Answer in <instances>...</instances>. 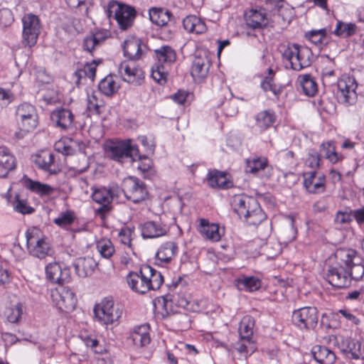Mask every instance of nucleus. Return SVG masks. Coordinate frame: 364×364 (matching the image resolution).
<instances>
[{
	"label": "nucleus",
	"instance_id": "f257e3e1",
	"mask_svg": "<svg viewBox=\"0 0 364 364\" xmlns=\"http://www.w3.org/2000/svg\"><path fill=\"white\" fill-rule=\"evenodd\" d=\"M127 280L133 291L141 294L159 289L164 282L161 274L149 265L141 268L139 272H130Z\"/></svg>",
	"mask_w": 364,
	"mask_h": 364
},
{
	"label": "nucleus",
	"instance_id": "f03ea898",
	"mask_svg": "<svg viewBox=\"0 0 364 364\" xmlns=\"http://www.w3.org/2000/svg\"><path fill=\"white\" fill-rule=\"evenodd\" d=\"M232 207L240 219L250 225H259L265 218L257 200L245 195H237L233 197Z\"/></svg>",
	"mask_w": 364,
	"mask_h": 364
},
{
	"label": "nucleus",
	"instance_id": "7ed1b4c3",
	"mask_svg": "<svg viewBox=\"0 0 364 364\" xmlns=\"http://www.w3.org/2000/svg\"><path fill=\"white\" fill-rule=\"evenodd\" d=\"M96 320L103 326L118 323L123 314L122 306L115 303L112 296L103 298L93 309Z\"/></svg>",
	"mask_w": 364,
	"mask_h": 364
},
{
	"label": "nucleus",
	"instance_id": "20e7f679",
	"mask_svg": "<svg viewBox=\"0 0 364 364\" xmlns=\"http://www.w3.org/2000/svg\"><path fill=\"white\" fill-rule=\"evenodd\" d=\"M335 257L339 264L346 267L350 281H359L364 276V259L358 252L350 248H339L335 252Z\"/></svg>",
	"mask_w": 364,
	"mask_h": 364
},
{
	"label": "nucleus",
	"instance_id": "39448f33",
	"mask_svg": "<svg viewBox=\"0 0 364 364\" xmlns=\"http://www.w3.org/2000/svg\"><path fill=\"white\" fill-rule=\"evenodd\" d=\"M157 62L151 68V77L158 83H166L170 65L176 58L175 50L168 46H162L154 50Z\"/></svg>",
	"mask_w": 364,
	"mask_h": 364
},
{
	"label": "nucleus",
	"instance_id": "423d86ee",
	"mask_svg": "<svg viewBox=\"0 0 364 364\" xmlns=\"http://www.w3.org/2000/svg\"><path fill=\"white\" fill-rule=\"evenodd\" d=\"M312 56L310 48L298 44L289 45L282 53L283 59L289 63L291 69L297 71L309 67Z\"/></svg>",
	"mask_w": 364,
	"mask_h": 364
},
{
	"label": "nucleus",
	"instance_id": "0eeeda50",
	"mask_svg": "<svg viewBox=\"0 0 364 364\" xmlns=\"http://www.w3.org/2000/svg\"><path fill=\"white\" fill-rule=\"evenodd\" d=\"M106 13L107 17L114 19L119 28L124 31L133 25L136 14L134 7L116 1L108 4Z\"/></svg>",
	"mask_w": 364,
	"mask_h": 364
},
{
	"label": "nucleus",
	"instance_id": "6e6552de",
	"mask_svg": "<svg viewBox=\"0 0 364 364\" xmlns=\"http://www.w3.org/2000/svg\"><path fill=\"white\" fill-rule=\"evenodd\" d=\"M27 247L31 255L42 259L48 255L50 246L48 237L37 227H30L26 232Z\"/></svg>",
	"mask_w": 364,
	"mask_h": 364
},
{
	"label": "nucleus",
	"instance_id": "1a4fd4ad",
	"mask_svg": "<svg viewBox=\"0 0 364 364\" xmlns=\"http://www.w3.org/2000/svg\"><path fill=\"white\" fill-rule=\"evenodd\" d=\"M106 151L112 159L120 163L128 159L133 161L141 159L138 147L129 139L111 141L107 145Z\"/></svg>",
	"mask_w": 364,
	"mask_h": 364
},
{
	"label": "nucleus",
	"instance_id": "9d476101",
	"mask_svg": "<svg viewBox=\"0 0 364 364\" xmlns=\"http://www.w3.org/2000/svg\"><path fill=\"white\" fill-rule=\"evenodd\" d=\"M50 296L53 305L60 311L68 313L75 308L77 299L75 293L63 284L52 289Z\"/></svg>",
	"mask_w": 364,
	"mask_h": 364
},
{
	"label": "nucleus",
	"instance_id": "9b49d317",
	"mask_svg": "<svg viewBox=\"0 0 364 364\" xmlns=\"http://www.w3.org/2000/svg\"><path fill=\"white\" fill-rule=\"evenodd\" d=\"M22 43L24 46L31 48L36 44L41 33L40 19L36 15L28 14L22 18Z\"/></svg>",
	"mask_w": 364,
	"mask_h": 364
},
{
	"label": "nucleus",
	"instance_id": "f8f14e48",
	"mask_svg": "<svg viewBox=\"0 0 364 364\" xmlns=\"http://www.w3.org/2000/svg\"><path fill=\"white\" fill-rule=\"evenodd\" d=\"M16 115L18 127L23 132H31L36 128L38 117L36 107L32 105L21 104L17 107Z\"/></svg>",
	"mask_w": 364,
	"mask_h": 364
},
{
	"label": "nucleus",
	"instance_id": "ddd939ff",
	"mask_svg": "<svg viewBox=\"0 0 364 364\" xmlns=\"http://www.w3.org/2000/svg\"><path fill=\"white\" fill-rule=\"evenodd\" d=\"M122 191L125 197L134 203L144 200L148 195L144 182L134 176H129L123 180Z\"/></svg>",
	"mask_w": 364,
	"mask_h": 364
},
{
	"label": "nucleus",
	"instance_id": "4468645a",
	"mask_svg": "<svg viewBox=\"0 0 364 364\" xmlns=\"http://www.w3.org/2000/svg\"><path fill=\"white\" fill-rule=\"evenodd\" d=\"M318 311L314 306H305L294 311L292 314L293 323L301 330H311L316 328L318 323Z\"/></svg>",
	"mask_w": 364,
	"mask_h": 364
},
{
	"label": "nucleus",
	"instance_id": "2eb2a0df",
	"mask_svg": "<svg viewBox=\"0 0 364 364\" xmlns=\"http://www.w3.org/2000/svg\"><path fill=\"white\" fill-rule=\"evenodd\" d=\"M338 100L346 105H351L357 100V82L354 77L348 75L342 76L337 82Z\"/></svg>",
	"mask_w": 364,
	"mask_h": 364
},
{
	"label": "nucleus",
	"instance_id": "dca6fc26",
	"mask_svg": "<svg viewBox=\"0 0 364 364\" xmlns=\"http://www.w3.org/2000/svg\"><path fill=\"white\" fill-rule=\"evenodd\" d=\"M118 73L124 81L134 85H140L144 78L143 70L133 60L122 62L118 66Z\"/></svg>",
	"mask_w": 364,
	"mask_h": 364
},
{
	"label": "nucleus",
	"instance_id": "f3484780",
	"mask_svg": "<svg viewBox=\"0 0 364 364\" xmlns=\"http://www.w3.org/2000/svg\"><path fill=\"white\" fill-rule=\"evenodd\" d=\"M326 279L331 286L338 289L350 285V277H349L346 267L343 264H339L338 260L336 264L329 267L326 273Z\"/></svg>",
	"mask_w": 364,
	"mask_h": 364
},
{
	"label": "nucleus",
	"instance_id": "a211bd4d",
	"mask_svg": "<svg viewBox=\"0 0 364 364\" xmlns=\"http://www.w3.org/2000/svg\"><path fill=\"white\" fill-rule=\"evenodd\" d=\"M246 26L253 30V32L247 31V36L256 37V31H261L266 28L269 21L266 12L264 10L251 9L245 14Z\"/></svg>",
	"mask_w": 364,
	"mask_h": 364
},
{
	"label": "nucleus",
	"instance_id": "6ab92c4d",
	"mask_svg": "<svg viewBox=\"0 0 364 364\" xmlns=\"http://www.w3.org/2000/svg\"><path fill=\"white\" fill-rule=\"evenodd\" d=\"M45 271L47 279L53 284L61 285L71 279L70 269L55 262L49 263Z\"/></svg>",
	"mask_w": 364,
	"mask_h": 364
},
{
	"label": "nucleus",
	"instance_id": "aec40b11",
	"mask_svg": "<svg viewBox=\"0 0 364 364\" xmlns=\"http://www.w3.org/2000/svg\"><path fill=\"white\" fill-rule=\"evenodd\" d=\"M118 188H106L100 187L93 188L92 193V200L101 204L97 212L100 214H104L109 210V204L112 202L115 196H117Z\"/></svg>",
	"mask_w": 364,
	"mask_h": 364
},
{
	"label": "nucleus",
	"instance_id": "412c9836",
	"mask_svg": "<svg viewBox=\"0 0 364 364\" xmlns=\"http://www.w3.org/2000/svg\"><path fill=\"white\" fill-rule=\"evenodd\" d=\"M245 171L261 178H268L271 175L272 168L267 158L255 157L247 160Z\"/></svg>",
	"mask_w": 364,
	"mask_h": 364
},
{
	"label": "nucleus",
	"instance_id": "4be33fe9",
	"mask_svg": "<svg viewBox=\"0 0 364 364\" xmlns=\"http://www.w3.org/2000/svg\"><path fill=\"white\" fill-rule=\"evenodd\" d=\"M304 184L310 193H322L325 189V177L315 170L305 172L304 173Z\"/></svg>",
	"mask_w": 364,
	"mask_h": 364
},
{
	"label": "nucleus",
	"instance_id": "5701e85b",
	"mask_svg": "<svg viewBox=\"0 0 364 364\" xmlns=\"http://www.w3.org/2000/svg\"><path fill=\"white\" fill-rule=\"evenodd\" d=\"M198 231L203 238L212 242H218L223 235L218 224L204 218L200 219Z\"/></svg>",
	"mask_w": 364,
	"mask_h": 364
},
{
	"label": "nucleus",
	"instance_id": "b1692460",
	"mask_svg": "<svg viewBox=\"0 0 364 364\" xmlns=\"http://www.w3.org/2000/svg\"><path fill=\"white\" fill-rule=\"evenodd\" d=\"M54 147L56 151L65 156H71L82 152L85 149V144L79 140L64 139L57 141Z\"/></svg>",
	"mask_w": 364,
	"mask_h": 364
},
{
	"label": "nucleus",
	"instance_id": "393cba45",
	"mask_svg": "<svg viewBox=\"0 0 364 364\" xmlns=\"http://www.w3.org/2000/svg\"><path fill=\"white\" fill-rule=\"evenodd\" d=\"M50 119L59 128L68 130L73 127L74 114L66 108H59L53 110Z\"/></svg>",
	"mask_w": 364,
	"mask_h": 364
},
{
	"label": "nucleus",
	"instance_id": "a878e982",
	"mask_svg": "<svg viewBox=\"0 0 364 364\" xmlns=\"http://www.w3.org/2000/svg\"><path fill=\"white\" fill-rule=\"evenodd\" d=\"M168 228L161 221H147L141 225L144 238H156L167 234Z\"/></svg>",
	"mask_w": 364,
	"mask_h": 364
},
{
	"label": "nucleus",
	"instance_id": "bb28decb",
	"mask_svg": "<svg viewBox=\"0 0 364 364\" xmlns=\"http://www.w3.org/2000/svg\"><path fill=\"white\" fill-rule=\"evenodd\" d=\"M178 247L172 241L162 244L156 254V264L164 266L169 263L178 253Z\"/></svg>",
	"mask_w": 364,
	"mask_h": 364
},
{
	"label": "nucleus",
	"instance_id": "cd10ccee",
	"mask_svg": "<svg viewBox=\"0 0 364 364\" xmlns=\"http://www.w3.org/2000/svg\"><path fill=\"white\" fill-rule=\"evenodd\" d=\"M109 36L110 31L109 30H98L84 38L83 48L85 50L92 53L94 50L100 46Z\"/></svg>",
	"mask_w": 364,
	"mask_h": 364
},
{
	"label": "nucleus",
	"instance_id": "c85d7f7f",
	"mask_svg": "<svg viewBox=\"0 0 364 364\" xmlns=\"http://www.w3.org/2000/svg\"><path fill=\"white\" fill-rule=\"evenodd\" d=\"M129 340L136 347H145L151 341L149 328L147 324L135 326L130 332Z\"/></svg>",
	"mask_w": 364,
	"mask_h": 364
},
{
	"label": "nucleus",
	"instance_id": "c756f323",
	"mask_svg": "<svg viewBox=\"0 0 364 364\" xmlns=\"http://www.w3.org/2000/svg\"><path fill=\"white\" fill-rule=\"evenodd\" d=\"M206 179L212 188L228 189L232 186V182L228 178L227 174L218 170L209 171Z\"/></svg>",
	"mask_w": 364,
	"mask_h": 364
},
{
	"label": "nucleus",
	"instance_id": "7c9ffc66",
	"mask_svg": "<svg viewBox=\"0 0 364 364\" xmlns=\"http://www.w3.org/2000/svg\"><path fill=\"white\" fill-rule=\"evenodd\" d=\"M210 62L205 55H196L191 67V75L195 80L206 77L210 69Z\"/></svg>",
	"mask_w": 364,
	"mask_h": 364
},
{
	"label": "nucleus",
	"instance_id": "2f4dec72",
	"mask_svg": "<svg viewBox=\"0 0 364 364\" xmlns=\"http://www.w3.org/2000/svg\"><path fill=\"white\" fill-rule=\"evenodd\" d=\"M97 266V262L91 257H80L75 263L76 273L82 278L91 276Z\"/></svg>",
	"mask_w": 364,
	"mask_h": 364
},
{
	"label": "nucleus",
	"instance_id": "473e14b6",
	"mask_svg": "<svg viewBox=\"0 0 364 364\" xmlns=\"http://www.w3.org/2000/svg\"><path fill=\"white\" fill-rule=\"evenodd\" d=\"M16 168V159L9 149L0 146V178L6 177L9 171Z\"/></svg>",
	"mask_w": 364,
	"mask_h": 364
},
{
	"label": "nucleus",
	"instance_id": "72a5a7b5",
	"mask_svg": "<svg viewBox=\"0 0 364 364\" xmlns=\"http://www.w3.org/2000/svg\"><path fill=\"white\" fill-rule=\"evenodd\" d=\"M183 26L187 32L197 35L203 34L207 31L205 21L196 15H189L184 18Z\"/></svg>",
	"mask_w": 364,
	"mask_h": 364
},
{
	"label": "nucleus",
	"instance_id": "f704fd0d",
	"mask_svg": "<svg viewBox=\"0 0 364 364\" xmlns=\"http://www.w3.org/2000/svg\"><path fill=\"white\" fill-rule=\"evenodd\" d=\"M55 155L48 151H42L35 159L36 165L41 169L49 172L50 174H56L58 171L54 166Z\"/></svg>",
	"mask_w": 364,
	"mask_h": 364
},
{
	"label": "nucleus",
	"instance_id": "c9c22d12",
	"mask_svg": "<svg viewBox=\"0 0 364 364\" xmlns=\"http://www.w3.org/2000/svg\"><path fill=\"white\" fill-rule=\"evenodd\" d=\"M311 353L315 360L320 364H333L336 359L335 353L323 346H314Z\"/></svg>",
	"mask_w": 364,
	"mask_h": 364
},
{
	"label": "nucleus",
	"instance_id": "e433bc0d",
	"mask_svg": "<svg viewBox=\"0 0 364 364\" xmlns=\"http://www.w3.org/2000/svg\"><path fill=\"white\" fill-rule=\"evenodd\" d=\"M23 183L27 189L40 196H50L55 191V188L53 186L40 181H33L28 178H24Z\"/></svg>",
	"mask_w": 364,
	"mask_h": 364
},
{
	"label": "nucleus",
	"instance_id": "4c0bfd02",
	"mask_svg": "<svg viewBox=\"0 0 364 364\" xmlns=\"http://www.w3.org/2000/svg\"><path fill=\"white\" fill-rule=\"evenodd\" d=\"M123 51L124 56L129 60L134 61L139 59L143 53L141 41L138 38L126 41L123 46Z\"/></svg>",
	"mask_w": 364,
	"mask_h": 364
},
{
	"label": "nucleus",
	"instance_id": "58836bf2",
	"mask_svg": "<svg viewBox=\"0 0 364 364\" xmlns=\"http://www.w3.org/2000/svg\"><path fill=\"white\" fill-rule=\"evenodd\" d=\"M236 286L238 289L246 291H255L261 287V281L254 276H241L236 279Z\"/></svg>",
	"mask_w": 364,
	"mask_h": 364
},
{
	"label": "nucleus",
	"instance_id": "ea45409f",
	"mask_svg": "<svg viewBox=\"0 0 364 364\" xmlns=\"http://www.w3.org/2000/svg\"><path fill=\"white\" fill-rule=\"evenodd\" d=\"M324 156L332 164H336L343 159V156L336 151V148L332 141L323 142L320 146V154Z\"/></svg>",
	"mask_w": 364,
	"mask_h": 364
},
{
	"label": "nucleus",
	"instance_id": "a19ab883",
	"mask_svg": "<svg viewBox=\"0 0 364 364\" xmlns=\"http://www.w3.org/2000/svg\"><path fill=\"white\" fill-rule=\"evenodd\" d=\"M98 88L101 93L109 97L118 91L119 84L116 81L113 75H109L100 82Z\"/></svg>",
	"mask_w": 364,
	"mask_h": 364
},
{
	"label": "nucleus",
	"instance_id": "79ce46f5",
	"mask_svg": "<svg viewBox=\"0 0 364 364\" xmlns=\"http://www.w3.org/2000/svg\"><path fill=\"white\" fill-rule=\"evenodd\" d=\"M171 13L163 9L153 8L149 10L151 21L159 26H164L171 21Z\"/></svg>",
	"mask_w": 364,
	"mask_h": 364
},
{
	"label": "nucleus",
	"instance_id": "37998d69",
	"mask_svg": "<svg viewBox=\"0 0 364 364\" xmlns=\"http://www.w3.org/2000/svg\"><path fill=\"white\" fill-rule=\"evenodd\" d=\"M276 116L272 111L264 110L258 113L255 117L256 126L264 131L273 125Z\"/></svg>",
	"mask_w": 364,
	"mask_h": 364
},
{
	"label": "nucleus",
	"instance_id": "c03bdc74",
	"mask_svg": "<svg viewBox=\"0 0 364 364\" xmlns=\"http://www.w3.org/2000/svg\"><path fill=\"white\" fill-rule=\"evenodd\" d=\"M255 321L250 316H244L240 323L239 334L240 339H252Z\"/></svg>",
	"mask_w": 364,
	"mask_h": 364
},
{
	"label": "nucleus",
	"instance_id": "a18cd8bd",
	"mask_svg": "<svg viewBox=\"0 0 364 364\" xmlns=\"http://www.w3.org/2000/svg\"><path fill=\"white\" fill-rule=\"evenodd\" d=\"M268 73V75L264 77L262 80L260 86L264 92H271L274 96L278 99L282 92V88L280 87H277L274 82L273 70L272 68H269Z\"/></svg>",
	"mask_w": 364,
	"mask_h": 364
},
{
	"label": "nucleus",
	"instance_id": "49530a36",
	"mask_svg": "<svg viewBox=\"0 0 364 364\" xmlns=\"http://www.w3.org/2000/svg\"><path fill=\"white\" fill-rule=\"evenodd\" d=\"M356 26L353 23H346L338 21L333 33L341 38L350 37L355 33Z\"/></svg>",
	"mask_w": 364,
	"mask_h": 364
},
{
	"label": "nucleus",
	"instance_id": "de8ad7c7",
	"mask_svg": "<svg viewBox=\"0 0 364 364\" xmlns=\"http://www.w3.org/2000/svg\"><path fill=\"white\" fill-rule=\"evenodd\" d=\"M344 351L353 359L364 358V345L359 341H349Z\"/></svg>",
	"mask_w": 364,
	"mask_h": 364
},
{
	"label": "nucleus",
	"instance_id": "09e8293b",
	"mask_svg": "<svg viewBox=\"0 0 364 364\" xmlns=\"http://www.w3.org/2000/svg\"><path fill=\"white\" fill-rule=\"evenodd\" d=\"M299 82L303 92L306 95L311 97L317 92V83L310 75H304L301 76Z\"/></svg>",
	"mask_w": 364,
	"mask_h": 364
},
{
	"label": "nucleus",
	"instance_id": "8fccbe9b",
	"mask_svg": "<svg viewBox=\"0 0 364 364\" xmlns=\"http://www.w3.org/2000/svg\"><path fill=\"white\" fill-rule=\"evenodd\" d=\"M328 32L327 28L311 30L306 33L305 37L314 45L320 46L325 43Z\"/></svg>",
	"mask_w": 364,
	"mask_h": 364
},
{
	"label": "nucleus",
	"instance_id": "3c124183",
	"mask_svg": "<svg viewBox=\"0 0 364 364\" xmlns=\"http://www.w3.org/2000/svg\"><path fill=\"white\" fill-rule=\"evenodd\" d=\"M11 205L15 212L22 215H30L35 212L34 208L28 204V200L21 198L19 195H16L14 200L11 202Z\"/></svg>",
	"mask_w": 364,
	"mask_h": 364
},
{
	"label": "nucleus",
	"instance_id": "603ef678",
	"mask_svg": "<svg viewBox=\"0 0 364 364\" xmlns=\"http://www.w3.org/2000/svg\"><path fill=\"white\" fill-rule=\"evenodd\" d=\"M134 235V228L130 226H125L122 228L119 233L118 238L119 242L124 245L127 246L130 252H133L132 241Z\"/></svg>",
	"mask_w": 364,
	"mask_h": 364
},
{
	"label": "nucleus",
	"instance_id": "864d4df0",
	"mask_svg": "<svg viewBox=\"0 0 364 364\" xmlns=\"http://www.w3.org/2000/svg\"><path fill=\"white\" fill-rule=\"evenodd\" d=\"M75 218L74 211L67 210L66 211L61 212L58 217L54 219L53 223L61 228L66 229L73 223Z\"/></svg>",
	"mask_w": 364,
	"mask_h": 364
},
{
	"label": "nucleus",
	"instance_id": "5fc2aeb1",
	"mask_svg": "<svg viewBox=\"0 0 364 364\" xmlns=\"http://www.w3.org/2000/svg\"><path fill=\"white\" fill-rule=\"evenodd\" d=\"M102 103V101L99 97V93L95 91H92L91 93H87V108L90 112L92 114H100V108Z\"/></svg>",
	"mask_w": 364,
	"mask_h": 364
},
{
	"label": "nucleus",
	"instance_id": "6e6d98bb",
	"mask_svg": "<svg viewBox=\"0 0 364 364\" xmlns=\"http://www.w3.org/2000/svg\"><path fill=\"white\" fill-rule=\"evenodd\" d=\"M97 248L100 255L106 259L110 258L115 252L112 242L108 239H102L97 243Z\"/></svg>",
	"mask_w": 364,
	"mask_h": 364
},
{
	"label": "nucleus",
	"instance_id": "4d7b16f0",
	"mask_svg": "<svg viewBox=\"0 0 364 364\" xmlns=\"http://www.w3.org/2000/svg\"><path fill=\"white\" fill-rule=\"evenodd\" d=\"M235 349L242 355L247 357L251 355L255 350V346L252 339H241L236 343Z\"/></svg>",
	"mask_w": 364,
	"mask_h": 364
},
{
	"label": "nucleus",
	"instance_id": "13d9d810",
	"mask_svg": "<svg viewBox=\"0 0 364 364\" xmlns=\"http://www.w3.org/2000/svg\"><path fill=\"white\" fill-rule=\"evenodd\" d=\"M22 314L23 306L21 304L18 303L7 310L6 319L11 323H17L20 321Z\"/></svg>",
	"mask_w": 364,
	"mask_h": 364
},
{
	"label": "nucleus",
	"instance_id": "bf43d9fd",
	"mask_svg": "<svg viewBox=\"0 0 364 364\" xmlns=\"http://www.w3.org/2000/svg\"><path fill=\"white\" fill-rule=\"evenodd\" d=\"M97 61L93 60L91 63H86L83 68L77 70V74L81 77L82 75L88 77L91 81H94L96 75V68Z\"/></svg>",
	"mask_w": 364,
	"mask_h": 364
},
{
	"label": "nucleus",
	"instance_id": "052dcab7",
	"mask_svg": "<svg viewBox=\"0 0 364 364\" xmlns=\"http://www.w3.org/2000/svg\"><path fill=\"white\" fill-rule=\"evenodd\" d=\"M14 21L12 11L9 9H0V27L5 28L11 26Z\"/></svg>",
	"mask_w": 364,
	"mask_h": 364
},
{
	"label": "nucleus",
	"instance_id": "680f3d73",
	"mask_svg": "<svg viewBox=\"0 0 364 364\" xmlns=\"http://www.w3.org/2000/svg\"><path fill=\"white\" fill-rule=\"evenodd\" d=\"M321 158L319 154L316 151L311 150L309 151L307 158L305 161V165L313 170L320 166Z\"/></svg>",
	"mask_w": 364,
	"mask_h": 364
},
{
	"label": "nucleus",
	"instance_id": "e2e57ef3",
	"mask_svg": "<svg viewBox=\"0 0 364 364\" xmlns=\"http://www.w3.org/2000/svg\"><path fill=\"white\" fill-rule=\"evenodd\" d=\"M353 220V210L350 211H338L335 217L337 224L343 225L350 223Z\"/></svg>",
	"mask_w": 364,
	"mask_h": 364
},
{
	"label": "nucleus",
	"instance_id": "0e129e2a",
	"mask_svg": "<svg viewBox=\"0 0 364 364\" xmlns=\"http://www.w3.org/2000/svg\"><path fill=\"white\" fill-rule=\"evenodd\" d=\"M12 94L3 88H0V105L1 106H7L13 100Z\"/></svg>",
	"mask_w": 364,
	"mask_h": 364
},
{
	"label": "nucleus",
	"instance_id": "69168bd1",
	"mask_svg": "<svg viewBox=\"0 0 364 364\" xmlns=\"http://www.w3.org/2000/svg\"><path fill=\"white\" fill-rule=\"evenodd\" d=\"M42 97L47 104H54L59 100L58 93L54 90H48Z\"/></svg>",
	"mask_w": 364,
	"mask_h": 364
},
{
	"label": "nucleus",
	"instance_id": "338daca9",
	"mask_svg": "<svg viewBox=\"0 0 364 364\" xmlns=\"http://www.w3.org/2000/svg\"><path fill=\"white\" fill-rule=\"evenodd\" d=\"M353 216L360 226L364 225V206L353 210Z\"/></svg>",
	"mask_w": 364,
	"mask_h": 364
},
{
	"label": "nucleus",
	"instance_id": "774afa93",
	"mask_svg": "<svg viewBox=\"0 0 364 364\" xmlns=\"http://www.w3.org/2000/svg\"><path fill=\"white\" fill-rule=\"evenodd\" d=\"M271 5L274 6V11L282 17L284 16V0H269Z\"/></svg>",
	"mask_w": 364,
	"mask_h": 364
}]
</instances>
